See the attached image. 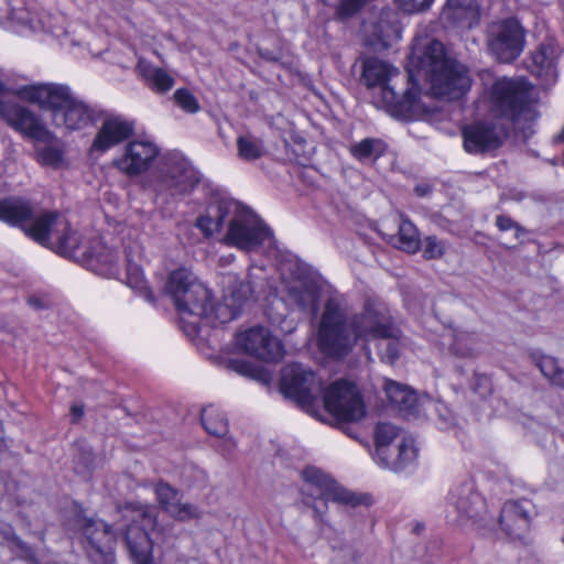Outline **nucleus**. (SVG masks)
I'll use <instances>...</instances> for the list:
<instances>
[{
	"instance_id": "nucleus-19",
	"label": "nucleus",
	"mask_w": 564,
	"mask_h": 564,
	"mask_svg": "<svg viewBox=\"0 0 564 564\" xmlns=\"http://www.w3.org/2000/svg\"><path fill=\"white\" fill-rule=\"evenodd\" d=\"M138 517H141L142 527L138 528L135 524H131L126 531L124 540L131 556L138 564H150L152 542L147 529L154 525L155 519L148 508L138 510Z\"/></svg>"
},
{
	"instance_id": "nucleus-49",
	"label": "nucleus",
	"mask_w": 564,
	"mask_h": 564,
	"mask_svg": "<svg viewBox=\"0 0 564 564\" xmlns=\"http://www.w3.org/2000/svg\"><path fill=\"white\" fill-rule=\"evenodd\" d=\"M226 451L230 452L235 447L234 441L230 438L225 441Z\"/></svg>"
},
{
	"instance_id": "nucleus-24",
	"label": "nucleus",
	"mask_w": 564,
	"mask_h": 564,
	"mask_svg": "<svg viewBox=\"0 0 564 564\" xmlns=\"http://www.w3.org/2000/svg\"><path fill=\"white\" fill-rule=\"evenodd\" d=\"M82 530L89 544L100 555L106 563H110L113 557V546L116 543V533L101 520H85Z\"/></svg>"
},
{
	"instance_id": "nucleus-32",
	"label": "nucleus",
	"mask_w": 564,
	"mask_h": 564,
	"mask_svg": "<svg viewBox=\"0 0 564 564\" xmlns=\"http://www.w3.org/2000/svg\"><path fill=\"white\" fill-rule=\"evenodd\" d=\"M393 242L394 246L409 253H414L420 248V235L416 227L408 219L402 218L399 224V231Z\"/></svg>"
},
{
	"instance_id": "nucleus-48",
	"label": "nucleus",
	"mask_w": 564,
	"mask_h": 564,
	"mask_svg": "<svg viewBox=\"0 0 564 564\" xmlns=\"http://www.w3.org/2000/svg\"><path fill=\"white\" fill-rule=\"evenodd\" d=\"M70 413H72V421L75 423L78 420H80L82 416L84 415V406L79 405V404H74L70 409Z\"/></svg>"
},
{
	"instance_id": "nucleus-27",
	"label": "nucleus",
	"mask_w": 564,
	"mask_h": 564,
	"mask_svg": "<svg viewBox=\"0 0 564 564\" xmlns=\"http://www.w3.org/2000/svg\"><path fill=\"white\" fill-rule=\"evenodd\" d=\"M448 351L457 358H474L479 354V343L473 334L465 330L448 329L444 335Z\"/></svg>"
},
{
	"instance_id": "nucleus-17",
	"label": "nucleus",
	"mask_w": 564,
	"mask_h": 564,
	"mask_svg": "<svg viewBox=\"0 0 564 564\" xmlns=\"http://www.w3.org/2000/svg\"><path fill=\"white\" fill-rule=\"evenodd\" d=\"M507 132L503 128L487 121H478L463 129V145L467 153L480 154L498 149Z\"/></svg>"
},
{
	"instance_id": "nucleus-51",
	"label": "nucleus",
	"mask_w": 564,
	"mask_h": 564,
	"mask_svg": "<svg viewBox=\"0 0 564 564\" xmlns=\"http://www.w3.org/2000/svg\"><path fill=\"white\" fill-rule=\"evenodd\" d=\"M197 473L203 477L206 478V474L203 470H197Z\"/></svg>"
},
{
	"instance_id": "nucleus-14",
	"label": "nucleus",
	"mask_w": 564,
	"mask_h": 564,
	"mask_svg": "<svg viewBox=\"0 0 564 564\" xmlns=\"http://www.w3.org/2000/svg\"><path fill=\"white\" fill-rule=\"evenodd\" d=\"M236 347L249 356L267 362L280 360L284 355L282 343L263 326L241 330L235 337Z\"/></svg>"
},
{
	"instance_id": "nucleus-28",
	"label": "nucleus",
	"mask_w": 564,
	"mask_h": 564,
	"mask_svg": "<svg viewBox=\"0 0 564 564\" xmlns=\"http://www.w3.org/2000/svg\"><path fill=\"white\" fill-rule=\"evenodd\" d=\"M135 69L145 85L158 94L171 90L175 84L174 78L166 70L144 59H139Z\"/></svg>"
},
{
	"instance_id": "nucleus-35",
	"label": "nucleus",
	"mask_w": 564,
	"mask_h": 564,
	"mask_svg": "<svg viewBox=\"0 0 564 564\" xmlns=\"http://www.w3.org/2000/svg\"><path fill=\"white\" fill-rule=\"evenodd\" d=\"M404 435L406 434L391 423H378L375 429V454L386 453V448L398 443Z\"/></svg>"
},
{
	"instance_id": "nucleus-9",
	"label": "nucleus",
	"mask_w": 564,
	"mask_h": 564,
	"mask_svg": "<svg viewBox=\"0 0 564 564\" xmlns=\"http://www.w3.org/2000/svg\"><path fill=\"white\" fill-rule=\"evenodd\" d=\"M271 229L250 209L237 202V210L228 219L227 232L221 241L230 247L251 252L271 242Z\"/></svg>"
},
{
	"instance_id": "nucleus-10",
	"label": "nucleus",
	"mask_w": 564,
	"mask_h": 564,
	"mask_svg": "<svg viewBox=\"0 0 564 564\" xmlns=\"http://www.w3.org/2000/svg\"><path fill=\"white\" fill-rule=\"evenodd\" d=\"M280 390L303 411L317 415L322 381L315 372L300 364L288 365L282 370Z\"/></svg>"
},
{
	"instance_id": "nucleus-43",
	"label": "nucleus",
	"mask_w": 564,
	"mask_h": 564,
	"mask_svg": "<svg viewBox=\"0 0 564 564\" xmlns=\"http://www.w3.org/2000/svg\"><path fill=\"white\" fill-rule=\"evenodd\" d=\"M24 23L26 21V13L23 10H13L7 0H0V24L7 22Z\"/></svg>"
},
{
	"instance_id": "nucleus-39",
	"label": "nucleus",
	"mask_w": 564,
	"mask_h": 564,
	"mask_svg": "<svg viewBox=\"0 0 564 564\" xmlns=\"http://www.w3.org/2000/svg\"><path fill=\"white\" fill-rule=\"evenodd\" d=\"M127 261H128V285L132 289H135L138 291H144L145 296L149 301H153L152 293L147 289L145 281L143 280L142 272L140 268L133 263V260L130 258V254H127Z\"/></svg>"
},
{
	"instance_id": "nucleus-44",
	"label": "nucleus",
	"mask_w": 564,
	"mask_h": 564,
	"mask_svg": "<svg viewBox=\"0 0 564 564\" xmlns=\"http://www.w3.org/2000/svg\"><path fill=\"white\" fill-rule=\"evenodd\" d=\"M395 6L406 12L416 13L429 9L434 0H393Z\"/></svg>"
},
{
	"instance_id": "nucleus-29",
	"label": "nucleus",
	"mask_w": 564,
	"mask_h": 564,
	"mask_svg": "<svg viewBox=\"0 0 564 564\" xmlns=\"http://www.w3.org/2000/svg\"><path fill=\"white\" fill-rule=\"evenodd\" d=\"M384 392L389 401L404 414L413 413L419 404L415 391L399 382L386 380Z\"/></svg>"
},
{
	"instance_id": "nucleus-7",
	"label": "nucleus",
	"mask_w": 564,
	"mask_h": 564,
	"mask_svg": "<svg viewBox=\"0 0 564 564\" xmlns=\"http://www.w3.org/2000/svg\"><path fill=\"white\" fill-rule=\"evenodd\" d=\"M302 476L306 482L304 491L313 498L311 507L314 510V517L322 523L327 522L325 513L328 501L351 507L361 503V499L356 494L338 485L321 469L307 467Z\"/></svg>"
},
{
	"instance_id": "nucleus-23",
	"label": "nucleus",
	"mask_w": 564,
	"mask_h": 564,
	"mask_svg": "<svg viewBox=\"0 0 564 564\" xmlns=\"http://www.w3.org/2000/svg\"><path fill=\"white\" fill-rule=\"evenodd\" d=\"M237 210V202L231 199L213 200L206 207L204 214L195 220V227L199 229L205 238H210L219 234L232 212Z\"/></svg>"
},
{
	"instance_id": "nucleus-46",
	"label": "nucleus",
	"mask_w": 564,
	"mask_h": 564,
	"mask_svg": "<svg viewBox=\"0 0 564 564\" xmlns=\"http://www.w3.org/2000/svg\"><path fill=\"white\" fill-rule=\"evenodd\" d=\"M399 344L395 340L386 341L380 347L381 359L386 362L392 364L399 358Z\"/></svg>"
},
{
	"instance_id": "nucleus-12",
	"label": "nucleus",
	"mask_w": 564,
	"mask_h": 564,
	"mask_svg": "<svg viewBox=\"0 0 564 564\" xmlns=\"http://www.w3.org/2000/svg\"><path fill=\"white\" fill-rule=\"evenodd\" d=\"M487 46L499 62H513L524 50L525 30L513 18L494 22L487 31Z\"/></svg>"
},
{
	"instance_id": "nucleus-25",
	"label": "nucleus",
	"mask_w": 564,
	"mask_h": 564,
	"mask_svg": "<svg viewBox=\"0 0 564 564\" xmlns=\"http://www.w3.org/2000/svg\"><path fill=\"white\" fill-rule=\"evenodd\" d=\"M558 56L560 50L556 43L552 40H549L541 43L531 54V62L528 65V68L533 75L540 77L545 84H551L557 76L555 62Z\"/></svg>"
},
{
	"instance_id": "nucleus-45",
	"label": "nucleus",
	"mask_w": 564,
	"mask_h": 564,
	"mask_svg": "<svg viewBox=\"0 0 564 564\" xmlns=\"http://www.w3.org/2000/svg\"><path fill=\"white\" fill-rule=\"evenodd\" d=\"M290 295L301 308L312 307L316 301L315 293L308 289L294 288L292 289Z\"/></svg>"
},
{
	"instance_id": "nucleus-20",
	"label": "nucleus",
	"mask_w": 564,
	"mask_h": 564,
	"mask_svg": "<svg viewBox=\"0 0 564 564\" xmlns=\"http://www.w3.org/2000/svg\"><path fill=\"white\" fill-rule=\"evenodd\" d=\"M133 132L134 124L132 121L121 116H109L101 122L91 143L90 151L105 153L128 140Z\"/></svg>"
},
{
	"instance_id": "nucleus-6",
	"label": "nucleus",
	"mask_w": 564,
	"mask_h": 564,
	"mask_svg": "<svg viewBox=\"0 0 564 564\" xmlns=\"http://www.w3.org/2000/svg\"><path fill=\"white\" fill-rule=\"evenodd\" d=\"M492 111L512 121L530 120L534 113L533 89L524 79L501 78L490 91Z\"/></svg>"
},
{
	"instance_id": "nucleus-11",
	"label": "nucleus",
	"mask_w": 564,
	"mask_h": 564,
	"mask_svg": "<svg viewBox=\"0 0 564 564\" xmlns=\"http://www.w3.org/2000/svg\"><path fill=\"white\" fill-rule=\"evenodd\" d=\"M357 340L398 338L389 307L379 300H368L362 312L349 316Z\"/></svg>"
},
{
	"instance_id": "nucleus-21",
	"label": "nucleus",
	"mask_w": 564,
	"mask_h": 564,
	"mask_svg": "<svg viewBox=\"0 0 564 564\" xmlns=\"http://www.w3.org/2000/svg\"><path fill=\"white\" fill-rule=\"evenodd\" d=\"M154 492L160 507L176 520L188 521L203 514L197 506L183 502L181 492L165 481H159Z\"/></svg>"
},
{
	"instance_id": "nucleus-40",
	"label": "nucleus",
	"mask_w": 564,
	"mask_h": 564,
	"mask_svg": "<svg viewBox=\"0 0 564 564\" xmlns=\"http://www.w3.org/2000/svg\"><path fill=\"white\" fill-rule=\"evenodd\" d=\"M37 160L43 165L58 167L63 163V151L54 145H44L36 150Z\"/></svg>"
},
{
	"instance_id": "nucleus-33",
	"label": "nucleus",
	"mask_w": 564,
	"mask_h": 564,
	"mask_svg": "<svg viewBox=\"0 0 564 564\" xmlns=\"http://www.w3.org/2000/svg\"><path fill=\"white\" fill-rule=\"evenodd\" d=\"M386 151V144L380 139L366 138L350 147L351 155L360 162L376 161Z\"/></svg>"
},
{
	"instance_id": "nucleus-2",
	"label": "nucleus",
	"mask_w": 564,
	"mask_h": 564,
	"mask_svg": "<svg viewBox=\"0 0 564 564\" xmlns=\"http://www.w3.org/2000/svg\"><path fill=\"white\" fill-rule=\"evenodd\" d=\"M14 95L19 99L51 111L56 128L82 130L94 119V111L72 88L59 83L17 85L10 72L0 68V118L12 129L35 141L51 142L54 134L39 115L26 106L3 99Z\"/></svg>"
},
{
	"instance_id": "nucleus-31",
	"label": "nucleus",
	"mask_w": 564,
	"mask_h": 564,
	"mask_svg": "<svg viewBox=\"0 0 564 564\" xmlns=\"http://www.w3.org/2000/svg\"><path fill=\"white\" fill-rule=\"evenodd\" d=\"M202 423L206 432L216 437H225L228 433V421L216 406L208 405L202 411Z\"/></svg>"
},
{
	"instance_id": "nucleus-5",
	"label": "nucleus",
	"mask_w": 564,
	"mask_h": 564,
	"mask_svg": "<svg viewBox=\"0 0 564 564\" xmlns=\"http://www.w3.org/2000/svg\"><path fill=\"white\" fill-rule=\"evenodd\" d=\"M316 343L325 356L335 359L347 356L358 343L349 315L336 299H330L325 304Z\"/></svg>"
},
{
	"instance_id": "nucleus-4",
	"label": "nucleus",
	"mask_w": 564,
	"mask_h": 564,
	"mask_svg": "<svg viewBox=\"0 0 564 564\" xmlns=\"http://www.w3.org/2000/svg\"><path fill=\"white\" fill-rule=\"evenodd\" d=\"M199 182V174L180 153L161 156L151 172L147 186L154 194V202L167 205L189 194Z\"/></svg>"
},
{
	"instance_id": "nucleus-41",
	"label": "nucleus",
	"mask_w": 564,
	"mask_h": 564,
	"mask_svg": "<svg viewBox=\"0 0 564 564\" xmlns=\"http://www.w3.org/2000/svg\"><path fill=\"white\" fill-rule=\"evenodd\" d=\"M173 98L175 104L185 112L196 113L200 109L196 97L186 88L175 90Z\"/></svg>"
},
{
	"instance_id": "nucleus-42",
	"label": "nucleus",
	"mask_w": 564,
	"mask_h": 564,
	"mask_svg": "<svg viewBox=\"0 0 564 564\" xmlns=\"http://www.w3.org/2000/svg\"><path fill=\"white\" fill-rule=\"evenodd\" d=\"M445 252V243L436 236H427L423 241V257L438 259Z\"/></svg>"
},
{
	"instance_id": "nucleus-34",
	"label": "nucleus",
	"mask_w": 564,
	"mask_h": 564,
	"mask_svg": "<svg viewBox=\"0 0 564 564\" xmlns=\"http://www.w3.org/2000/svg\"><path fill=\"white\" fill-rule=\"evenodd\" d=\"M236 143L237 155L243 161H256L265 154L263 141L250 133L239 135Z\"/></svg>"
},
{
	"instance_id": "nucleus-36",
	"label": "nucleus",
	"mask_w": 564,
	"mask_h": 564,
	"mask_svg": "<svg viewBox=\"0 0 564 564\" xmlns=\"http://www.w3.org/2000/svg\"><path fill=\"white\" fill-rule=\"evenodd\" d=\"M360 551L355 543L335 540L332 543L330 564H359Z\"/></svg>"
},
{
	"instance_id": "nucleus-18",
	"label": "nucleus",
	"mask_w": 564,
	"mask_h": 564,
	"mask_svg": "<svg viewBox=\"0 0 564 564\" xmlns=\"http://www.w3.org/2000/svg\"><path fill=\"white\" fill-rule=\"evenodd\" d=\"M534 514V505L531 500H508L501 508L499 523L502 531L510 538L523 539L530 530Z\"/></svg>"
},
{
	"instance_id": "nucleus-1",
	"label": "nucleus",
	"mask_w": 564,
	"mask_h": 564,
	"mask_svg": "<svg viewBox=\"0 0 564 564\" xmlns=\"http://www.w3.org/2000/svg\"><path fill=\"white\" fill-rule=\"evenodd\" d=\"M408 86L397 90L403 76L398 68L378 58L364 62L362 80L369 88H379L376 100L394 117L406 118L419 109V80L430 84L431 94L449 99L459 98L470 87L467 69L446 56L444 45L434 39H416L406 65Z\"/></svg>"
},
{
	"instance_id": "nucleus-15",
	"label": "nucleus",
	"mask_w": 564,
	"mask_h": 564,
	"mask_svg": "<svg viewBox=\"0 0 564 564\" xmlns=\"http://www.w3.org/2000/svg\"><path fill=\"white\" fill-rule=\"evenodd\" d=\"M446 518L459 524L478 519L485 510V501L471 480L455 485L447 497Z\"/></svg>"
},
{
	"instance_id": "nucleus-16",
	"label": "nucleus",
	"mask_w": 564,
	"mask_h": 564,
	"mask_svg": "<svg viewBox=\"0 0 564 564\" xmlns=\"http://www.w3.org/2000/svg\"><path fill=\"white\" fill-rule=\"evenodd\" d=\"M159 155V148L151 141L129 142L122 153L113 160V165L127 176H138L148 171Z\"/></svg>"
},
{
	"instance_id": "nucleus-50",
	"label": "nucleus",
	"mask_w": 564,
	"mask_h": 564,
	"mask_svg": "<svg viewBox=\"0 0 564 564\" xmlns=\"http://www.w3.org/2000/svg\"><path fill=\"white\" fill-rule=\"evenodd\" d=\"M387 37H389V32L380 30L379 33H378V39L381 40V41H384Z\"/></svg>"
},
{
	"instance_id": "nucleus-30",
	"label": "nucleus",
	"mask_w": 564,
	"mask_h": 564,
	"mask_svg": "<svg viewBox=\"0 0 564 564\" xmlns=\"http://www.w3.org/2000/svg\"><path fill=\"white\" fill-rule=\"evenodd\" d=\"M32 216L31 206L19 198H8L0 200V220L20 226Z\"/></svg>"
},
{
	"instance_id": "nucleus-3",
	"label": "nucleus",
	"mask_w": 564,
	"mask_h": 564,
	"mask_svg": "<svg viewBox=\"0 0 564 564\" xmlns=\"http://www.w3.org/2000/svg\"><path fill=\"white\" fill-rule=\"evenodd\" d=\"M254 275L248 274L247 281L234 280L230 294L223 303L214 304L210 291L200 283L195 274L180 268L170 273L165 283V292L172 297L177 311L199 318H212L227 323L235 319L241 312L243 303L253 296L257 283Z\"/></svg>"
},
{
	"instance_id": "nucleus-13",
	"label": "nucleus",
	"mask_w": 564,
	"mask_h": 564,
	"mask_svg": "<svg viewBox=\"0 0 564 564\" xmlns=\"http://www.w3.org/2000/svg\"><path fill=\"white\" fill-rule=\"evenodd\" d=\"M324 406L339 422L355 423L366 416V405L358 388L346 380H338L327 388Z\"/></svg>"
},
{
	"instance_id": "nucleus-47",
	"label": "nucleus",
	"mask_w": 564,
	"mask_h": 564,
	"mask_svg": "<svg viewBox=\"0 0 564 564\" xmlns=\"http://www.w3.org/2000/svg\"><path fill=\"white\" fill-rule=\"evenodd\" d=\"M496 225L501 231L517 229L519 230V226L508 216L499 215L496 218Z\"/></svg>"
},
{
	"instance_id": "nucleus-8",
	"label": "nucleus",
	"mask_w": 564,
	"mask_h": 564,
	"mask_svg": "<svg viewBox=\"0 0 564 564\" xmlns=\"http://www.w3.org/2000/svg\"><path fill=\"white\" fill-rule=\"evenodd\" d=\"M25 231L36 242L63 256H72L79 248V237L68 220L56 212L43 213Z\"/></svg>"
},
{
	"instance_id": "nucleus-52",
	"label": "nucleus",
	"mask_w": 564,
	"mask_h": 564,
	"mask_svg": "<svg viewBox=\"0 0 564 564\" xmlns=\"http://www.w3.org/2000/svg\"><path fill=\"white\" fill-rule=\"evenodd\" d=\"M562 541H563V543H564V536L562 538Z\"/></svg>"
},
{
	"instance_id": "nucleus-26",
	"label": "nucleus",
	"mask_w": 564,
	"mask_h": 564,
	"mask_svg": "<svg viewBox=\"0 0 564 564\" xmlns=\"http://www.w3.org/2000/svg\"><path fill=\"white\" fill-rule=\"evenodd\" d=\"M441 20L447 26L471 29L479 21V9L475 0H447Z\"/></svg>"
},
{
	"instance_id": "nucleus-22",
	"label": "nucleus",
	"mask_w": 564,
	"mask_h": 564,
	"mask_svg": "<svg viewBox=\"0 0 564 564\" xmlns=\"http://www.w3.org/2000/svg\"><path fill=\"white\" fill-rule=\"evenodd\" d=\"M417 454L414 438L404 435L398 443L386 448V453L375 454V459L381 467L399 473L412 466L417 459Z\"/></svg>"
},
{
	"instance_id": "nucleus-37",
	"label": "nucleus",
	"mask_w": 564,
	"mask_h": 564,
	"mask_svg": "<svg viewBox=\"0 0 564 564\" xmlns=\"http://www.w3.org/2000/svg\"><path fill=\"white\" fill-rule=\"evenodd\" d=\"M536 366L553 384L564 389V369L558 367L555 358L543 356L538 360Z\"/></svg>"
},
{
	"instance_id": "nucleus-38",
	"label": "nucleus",
	"mask_w": 564,
	"mask_h": 564,
	"mask_svg": "<svg viewBox=\"0 0 564 564\" xmlns=\"http://www.w3.org/2000/svg\"><path fill=\"white\" fill-rule=\"evenodd\" d=\"M223 365L226 369L243 377L257 379L261 375L260 368L239 357L226 358Z\"/></svg>"
}]
</instances>
